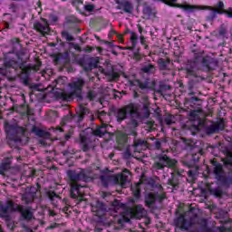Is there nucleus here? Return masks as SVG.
<instances>
[{
	"instance_id": "obj_1",
	"label": "nucleus",
	"mask_w": 232,
	"mask_h": 232,
	"mask_svg": "<svg viewBox=\"0 0 232 232\" xmlns=\"http://www.w3.org/2000/svg\"><path fill=\"white\" fill-rule=\"evenodd\" d=\"M204 51H198L195 53L194 59L188 62L187 68L185 69L187 77H197V70H199L200 64L207 68L208 72H213L218 68V60L209 55L204 56Z\"/></svg>"
},
{
	"instance_id": "obj_2",
	"label": "nucleus",
	"mask_w": 232,
	"mask_h": 232,
	"mask_svg": "<svg viewBox=\"0 0 232 232\" xmlns=\"http://www.w3.org/2000/svg\"><path fill=\"white\" fill-rule=\"evenodd\" d=\"M196 211L197 209L190 208L184 215H181L178 218H176L174 220L176 227H179V229L188 230L189 229V227H191V226L198 223L200 224V226H203V232H213L211 228L206 227V226H208V220H206L205 218H198Z\"/></svg>"
},
{
	"instance_id": "obj_3",
	"label": "nucleus",
	"mask_w": 232,
	"mask_h": 232,
	"mask_svg": "<svg viewBox=\"0 0 232 232\" xmlns=\"http://www.w3.org/2000/svg\"><path fill=\"white\" fill-rule=\"evenodd\" d=\"M67 175L70 179V195L72 198H75L79 202H82L84 193L81 192L80 188H86V185L81 184V182H86L88 176L84 173V170L77 172L75 170H68Z\"/></svg>"
},
{
	"instance_id": "obj_4",
	"label": "nucleus",
	"mask_w": 232,
	"mask_h": 232,
	"mask_svg": "<svg viewBox=\"0 0 232 232\" xmlns=\"http://www.w3.org/2000/svg\"><path fill=\"white\" fill-rule=\"evenodd\" d=\"M100 179L104 188L117 185L121 186V188H130L131 186V173L128 169H123L121 173L116 175H102Z\"/></svg>"
},
{
	"instance_id": "obj_5",
	"label": "nucleus",
	"mask_w": 232,
	"mask_h": 232,
	"mask_svg": "<svg viewBox=\"0 0 232 232\" xmlns=\"http://www.w3.org/2000/svg\"><path fill=\"white\" fill-rule=\"evenodd\" d=\"M5 133L7 135L8 144L12 146V144H19L23 142V137H24V133L26 129L17 125V123H8L5 124Z\"/></svg>"
},
{
	"instance_id": "obj_6",
	"label": "nucleus",
	"mask_w": 232,
	"mask_h": 232,
	"mask_svg": "<svg viewBox=\"0 0 232 232\" xmlns=\"http://www.w3.org/2000/svg\"><path fill=\"white\" fill-rule=\"evenodd\" d=\"M86 81L82 78H76L72 82L68 84L69 88L72 90L71 92H62V99L63 101H70L72 97H77L78 99H82V88H84Z\"/></svg>"
},
{
	"instance_id": "obj_7",
	"label": "nucleus",
	"mask_w": 232,
	"mask_h": 232,
	"mask_svg": "<svg viewBox=\"0 0 232 232\" xmlns=\"http://www.w3.org/2000/svg\"><path fill=\"white\" fill-rule=\"evenodd\" d=\"M155 159H156V161L152 166L155 171L164 169V168H175L177 164V160H173L169 158V156L164 154V151H162L161 154L157 155Z\"/></svg>"
},
{
	"instance_id": "obj_8",
	"label": "nucleus",
	"mask_w": 232,
	"mask_h": 232,
	"mask_svg": "<svg viewBox=\"0 0 232 232\" xmlns=\"http://www.w3.org/2000/svg\"><path fill=\"white\" fill-rule=\"evenodd\" d=\"M128 113H130L132 119H134V117H139V114H137V105L130 103L121 109H118L116 111V119L118 122H122V121L127 118Z\"/></svg>"
},
{
	"instance_id": "obj_9",
	"label": "nucleus",
	"mask_w": 232,
	"mask_h": 232,
	"mask_svg": "<svg viewBox=\"0 0 232 232\" xmlns=\"http://www.w3.org/2000/svg\"><path fill=\"white\" fill-rule=\"evenodd\" d=\"M130 86H138L140 90H153L157 85V82L155 80H150L147 78L145 80H133L130 82Z\"/></svg>"
},
{
	"instance_id": "obj_10",
	"label": "nucleus",
	"mask_w": 232,
	"mask_h": 232,
	"mask_svg": "<svg viewBox=\"0 0 232 232\" xmlns=\"http://www.w3.org/2000/svg\"><path fill=\"white\" fill-rule=\"evenodd\" d=\"M37 198V188L35 187H27L25 192L22 194V202L28 206L34 204V201Z\"/></svg>"
},
{
	"instance_id": "obj_11",
	"label": "nucleus",
	"mask_w": 232,
	"mask_h": 232,
	"mask_svg": "<svg viewBox=\"0 0 232 232\" xmlns=\"http://www.w3.org/2000/svg\"><path fill=\"white\" fill-rule=\"evenodd\" d=\"M127 211L130 216V218H137L139 220H140V218H145L148 215V211H146V208H143L142 205H135L129 208Z\"/></svg>"
},
{
	"instance_id": "obj_12",
	"label": "nucleus",
	"mask_w": 232,
	"mask_h": 232,
	"mask_svg": "<svg viewBox=\"0 0 232 232\" xmlns=\"http://www.w3.org/2000/svg\"><path fill=\"white\" fill-rule=\"evenodd\" d=\"M80 144L82 151H90V150H95V138L90 136L80 135Z\"/></svg>"
},
{
	"instance_id": "obj_13",
	"label": "nucleus",
	"mask_w": 232,
	"mask_h": 232,
	"mask_svg": "<svg viewBox=\"0 0 232 232\" xmlns=\"http://www.w3.org/2000/svg\"><path fill=\"white\" fill-rule=\"evenodd\" d=\"M106 64H107L106 69H104L102 67H99V72H101V73H103L104 75H106V77L109 78V81L111 82L113 81H117V79H119V77H121V74H119V72H115V69H113V65H111L109 63H107Z\"/></svg>"
},
{
	"instance_id": "obj_14",
	"label": "nucleus",
	"mask_w": 232,
	"mask_h": 232,
	"mask_svg": "<svg viewBox=\"0 0 232 232\" xmlns=\"http://www.w3.org/2000/svg\"><path fill=\"white\" fill-rule=\"evenodd\" d=\"M166 198V193H153L150 192L145 196V205L148 206V208H151L153 204H155L156 200H159V202H162Z\"/></svg>"
},
{
	"instance_id": "obj_15",
	"label": "nucleus",
	"mask_w": 232,
	"mask_h": 232,
	"mask_svg": "<svg viewBox=\"0 0 232 232\" xmlns=\"http://www.w3.org/2000/svg\"><path fill=\"white\" fill-rule=\"evenodd\" d=\"M100 63L99 57H87L83 60L82 66L85 72H92V70L97 68Z\"/></svg>"
},
{
	"instance_id": "obj_16",
	"label": "nucleus",
	"mask_w": 232,
	"mask_h": 232,
	"mask_svg": "<svg viewBox=\"0 0 232 232\" xmlns=\"http://www.w3.org/2000/svg\"><path fill=\"white\" fill-rule=\"evenodd\" d=\"M224 120H220L218 122H212L210 125L205 128L207 135H213V133H218V131L224 130Z\"/></svg>"
},
{
	"instance_id": "obj_17",
	"label": "nucleus",
	"mask_w": 232,
	"mask_h": 232,
	"mask_svg": "<svg viewBox=\"0 0 232 232\" xmlns=\"http://www.w3.org/2000/svg\"><path fill=\"white\" fill-rule=\"evenodd\" d=\"M118 6L117 10H123L125 14H133V4L128 0H115Z\"/></svg>"
},
{
	"instance_id": "obj_18",
	"label": "nucleus",
	"mask_w": 232,
	"mask_h": 232,
	"mask_svg": "<svg viewBox=\"0 0 232 232\" xmlns=\"http://www.w3.org/2000/svg\"><path fill=\"white\" fill-rule=\"evenodd\" d=\"M134 153H140L143 150H148L150 148V143L145 140H135L134 143L131 145Z\"/></svg>"
},
{
	"instance_id": "obj_19",
	"label": "nucleus",
	"mask_w": 232,
	"mask_h": 232,
	"mask_svg": "<svg viewBox=\"0 0 232 232\" xmlns=\"http://www.w3.org/2000/svg\"><path fill=\"white\" fill-rule=\"evenodd\" d=\"M5 208L6 209V213H9L10 215V213H20L24 207L21 204L14 202L12 199H8Z\"/></svg>"
},
{
	"instance_id": "obj_20",
	"label": "nucleus",
	"mask_w": 232,
	"mask_h": 232,
	"mask_svg": "<svg viewBox=\"0 0 232 232\" xmlns=\"http://www.w3.org/2000/svg\"><path fill=\"white\" fill-rule=\"evenodd\" d=\"M42 20L44 21V24L36 22L34 24V28L37 30V32H40L42 35H48V34H50V26L48 25V22H46V19L44 18H43Z\"/></svg>"
},
{
	"instance_id": "obj_21",
	"label": "nucleus",
	"mask_w": 232,
	"mask_h": 232,
	"mask_svg": "<svg viewBox=\"0 0 232 232\" xmlns=\"http://www.w3.org/2000/svg\"><path fill=\"white\" fill-rule=\"evenodd\" d=\"M224 155L225 158L222 159L223 165L232 173V150L230 149H225Z\"/></svg>"
},
{
	"instance_id": "obj_22",
	"label": "nucleus",
	"mask_w": 232,
	"mask_h": 232,
	"mask_svg": "<svg viewBox=\"0 0 232 232\" xmlns=\"http://www.w3.org/2000/svg\"><path fill=\"white\" fill-rule=\"evenodd\" d=\"M20 218L22 220H24L25 222H30L34 218V211H32V207H27L24 208V207H22V209L20 210Z\"/></svg>"
},
{
	"instance_id": "obj_23",
	"label": "nucleus",
	"mask_w": 232,
	"mask_h": 232,
	"mask_svg": "<svg viewBox=\"0 0 232 232\" xmlns=\"http://www.w3.org/2000/svg\"><path fill=\"white\" fill-rule=\"evenodd\" d=\"M136 113L138 116H134V119H148L150 115V102L144 103L143 108L140 112H139V108L136 106Z\"/></svg>"
},
{
	"instance_id": "obj_24",
	"label": "nucleus",
	"mask_w": 232,
	"mask_h": 232,
	"mask_svg": "<svg viewBox=\"0 0 232 232\" xmlns=\"http://www.w3.org/2000/svg\"><path fill=\"white\" fill-rule=\"evenodd\" d=\"M150 140H155L153 143V150L159 151H164V146H168V138L156 139L155 137L150 138Z\"/></svg>"
},
{
	"instance_id": "obj_25",
	"label": "nucleus",
	"mask_w": 232,
	"mask_h": 232,
	"mask_svg": "<svg viewBox=\"0 0 232 232\" xmlns=\"http://www.w3.org/2000/svg\"><path fill=\"white\" fill-rule=\"evenodd\" d=\"M160 72H169V64H171V59L169 58H160L157 61Z\"/></svg>"
},
{
	"instance_id": "obj_26",
	"label": "nucleus",
	"mask_w": 232,
	"mask_h": 232,
	"mask_svg": "<svg viewBox=\"0 0 232 232\" xmlns=\"http://www.w3.org/2000/svg\"><path fill=\"white\" fill-rule=\"evenodd\" d=\"M188 102L194 110H198V111H204L202 109V100L198 97L192 96L189 98Z\"/></svg>"
},
{
	"instance_id": "obj_27",
	"label": "nucleus",
	"mask_w": 232,
	"mask_h": 232,
	"mask_svg": "<svg viewBox=\"0 0 232 232\" xmlns=\"http://www.w3.org/2000/svg\"><path fill=\"white\" fill-rule=\"evenodd\" d=\"M86 115H90V109L84 107L83 105H80L79 111L74 117H77L78 122H82Z\"/></svg>"
},
{
	"instance_id": "obj_28",
	"label": "nucleus",
	"mask_w": 232,
	"mask_h": 232,
	"mask_svg": "<svg viewBox=\"0 0 232 232\" xmlns=\"http://www.w3.org/2000/svg\"><path fill=\"white\" fill-rule=\"evenodd\" d=\"M108 124L103 123L102 125L97 127L95 130H92V134L94 137H104L108 133Z\"/></svg>"
},
{
	"instance_id": "obj_29",
	"label": "nucleus",
	"mask_w": 232,
	"mask_h": 232,
	"mask_svg": "<svg viewBox=\"0 0 232 232\" xmlns=\"http://www.w3.org/2000/svg\"><path fill=\"white\" fill-rule=\"evenodd\" d=\"M32 132L36 135V137H40L42 139H50L51 134L50 132L40 129L39 127L33 126Z\"/></svg>"
},
{
	"instance_id": "obj_30",
	"label": "nucleus",
	"mask_w": 232,
	"mask_h": 232,
	"mask_svg": "<svg viewBox=\"0 0 232 232\" xmlns=\"http://www.w3.org/2000/svg\"><path fill=\"white\" fill-rule=\"evenodd\" d=\"M0 218H3V220H5V222H12V215L10 214V212H6V208L1 202H0Z\"/></svg>"
},
{
	"instance_id": "obj_31",
	"label": "nucleus",
	"mask_w": 232,
	"mask_h": 232,
	"mask_svg": "<svg viewBox=\"0 0 232 232\" xmlns=\"http://www.w3.org/2000/svg\"><path fill=\"white\" fill-rule=\"evenodd\" d=\"M46 195L48 197V198L51 200L52 204H53V206L55 208H57V204H59V202H61V197H59V195H57V193H55L54 191H47Z\"/></svg>"
},
{
	"instance_id": "obj_32",
	"label": "nucleus",
	"mask_w": 232,
	"mask_h": 232,
	"mask_svg": "<svg viewBox=\"0 0 232 232\" xmlns=\"http://www.w3.org/2000/svg\"><path fill=\"white\" fill-rule=\"evenodd\" d=\"M162 3H165V5H168L169 6H176L177 8H182L183 10H189L191 9V5H185L180 4H173L176 3L177 0H160Z\"/></svg>"
},
{
	"instance_id": "obj_33",
	"label": "nucleus",
	"mask_w": 232,
	"mask_h": 232,
	"mask_svg": "<svg viewBox=\"0 0 232 232\" xmlns=\"http://www.w3.org/2000/svg\"><path fill=\"white\" fill-rule=\"evenodd\" d=\"M214 168H213V173L216 175V177H222L224 173V168L222 167V164L213 161L212 162Z\"/></svg>"
},
{
	"instance_id": "obj_34",
	"label": "nucleus",
	"mask_w": 232,
	"mask_h": 232,
	"mask_svg": "<svg viewBox=\"0 0 232 232\" xmlns=\"http://www.w3.org/2000/svg\"><path fill=\"white\" fill-rule=\"evenodd\" d=\"M131 157H133L134 159H139V156H137V152L133 151V147L129 146L126 151L123 153V159H126L128 160L131 159Z\"/></svg>"
},
{
	"instance_id": "obj_35",
	"label": "nucleus",
	"mask_w": 232,
	"mask_h": 232,
	"mask_svg": "<svg viewBox=\"0 0 232 232\" xmlns=\"http://www.w3.org/2000/svg\"><path fill=\"white\" fill-rule=\"evenodd\" d=\"M141 72H143V73H155V72H157V68L155 65L149 63L141 68Z\"/></svg>"
},
{
	"instance_id": "obj_36",
	"label": "nucleus",
	"mask_w": 232,
	"mask_h": 232,
	"mask_svg": "<svg viewBox=\"0 0 232 232\" xmlns=\"http://www.w3.org/2000/svg\"><path fill=\"white\" fill-rule=\"evenodd\" d=\"M118 144H126L128 142V134L120 132L117 134Z\"/></svg>"
},
{
	"instance_id": "obj_37",
	"label": "nucleus",
	"mask_w": 232,
	"mask_h": 232,
	"mask_svg": "<svg viewBox=\"0 0 232 232\" xmlns=\"http://www.w3.org/2000/svg\"><path fill=\"white\" fill-rule=\"evenodd\" d=\"M11 46L14 52H17V50L21 48V40H19V38L11 39Z\"/></svg>"
},
{
	"instance_id": "obj_38",
	"label": "nucleus",
	"mask_w": 232,
	"mask_h": 232,
	"mask_svg": "<svg viewBox=\"0 0 232 232\" xmlns=\"http://www.w3.org/2000/svg\"><path fill=\"white\" fill-rule=\"evenodd\" d=\"M208 10H212L215 14H218V12H227V10H224V2L220 1L218 4V9L214 7H208Z\"/></svg>"
},
{
	"instance_id": "obj_39",
	"label": "nucleus",
	"mask_w": 232,
	"mask_h": 232,
	"mask_svg": "<svg viewBox=\"0 0 232 232\" xmlns=\"http://www.w3.org/2000/svg\"><path fill=\"white\" fill-rule=\"evenodd\" d=\"M96 208H99L98 209L94 210L98 216L104 215V212L106 211V207H104V204L98 202L96 204Z\"/></svg>"
},
{
	"instance_id": "obj_40",
	"label": "nucleus",
	"mask_w": 232,
	"mask_h": 232,
	"mask_svg": "<svg viewBox=\"0 0 232 232\" xmlns=\"http://www.w3.org/2000/svg\"><path fill=\"white\" fill-rule=\"evenodd\" d=\"M11 168L10 162L2 163L0 166V175H5L8 169Z\"/></svg>"
},
{
	"instance_id": "obj_41",
	"label": "nucleus",
	"mask_w": 232,
	"mask_h": 232,
	"mask_svg": "<svg viewBox=\"0 0 232 232\" xmlns=\"http://www.w3.org/2000/svg\"><path fill=\"white\" fill-rule=\"evenodd\" d=\"M171 90V85H166V84H161L160 85V90L156 91L157 93H160L161 95H164L166 92H169Z\"/></svg>"
},
{
	"instance_id": "obj_42",
	"label": "nucleus",
	"mask_w": 232,
	"mask_h": 232,
	"mask_svg": "<svg viewBox=\"0 0 232 232\" xmlns=\"http://www.w3.org/2000/svg\"><path fill=\"white\" fill-rule=\"evenodd\" d=\"M168 184L169 186H172V188H179V179L173 176L172 179L168 181Z\"/></svg>"
},
{
	"instance_id": "obj_43",
	"label": "nucleus",
	"mask_w": 232,
	"mask_h": 232,
	"mask_svg": "<svg viewBox=\"0 0 232 232\" xmlns=\"http://www.w3.org/2000/svg\"><path fill=\"white\" fill-rule=\"evenodd\" d=\"M62 37L63 39H66L69 42L75 41V38H73V36H72V34H70V33H68V31H63Z\"/></svg>"
},
{
	"instance_id": "obj_44",
	"label": "nucleus",
	"mask_w": 232,
	"mask_h": 232,
	"mask_svg": "<svg viewBox=\"0 0 232 232\" xmlns=\"http://www.w3.org/2000/svg\"><path fill=\"white\" fill-rule=\"evenodd\" d=\"M147 124V131H155V121H147L145 122Z\"/></svg>"
},
{
	"instance_id": "obj_45",
	"label": "nucleus",
	"mask_w": 232,
	"mask_h": 232,
	"mask_svg": "<svg viewBox=\"0 0 232 232\" xmlns=\"http://www.w3.org/2000/svg\"><path fill=\"white\" fill-rule=\"evenodd\" d=\"M197 173H198V166L192 167V169L188 171V175L190 179H193V177H195V175H197Z\"/></svg>"
},
{
	"instance_id": "obj_46",
	"label": "nucleus",
	"mask_w": 232,
	"mask_h": 232,
	"mask_svg": "<svg viewBox=\"0 0 232 232\" xmlns=\"http://www.w3.org/2000/svg\"><path fill=\"white\" fill-rule=\"evenodd\" d=\"M210 193L211 195H214V197H218V198H220V197H222L223 195L222 189L220 188L211 189Z\"/></svg>"
},
{
	"instance_id": "obj_47",
	"label": "nucleus",
	"mask_w": 232,
	"mask_h": 232,
	"mask_svg": "<svg viewBox=\"0 0 232 232\" xmlns=\"http://www.w3.org/2000/svg\"><path fill=\"white\" fill-rule=\"evenodd\" d=\"M111 206L114 208V209H121V208H124V204L121 203L119 200L114 199L111 202Z\"/></svg>"
},
{
	"instance_id": "obj_48",
	"label": "nucleus",
	"mask_w": 232,
	"mask_h": 232,
	"mask_svg": "<svg viewBox=\"0 0 232 232\" xmlns=\"http://www.w3.org/2000/svg\"><path fill=\"white\" fill-rule=\"evenodd\" d=\"M198 113H204V111H198L197 109L190 111L189 116L193 117L194 119H198Z\"/></svg>"
},
{
	"instance_id": "obj_49",
	"label": "nucleus",
	"mask_w": 232,
	"mask_h": 232,
	"mask_svg": "<svg viewBox=\"0 0 232 232\" xmlns=\"http://www.w3.org/2000/svg\"><path fill=\"white\" fill-rule=\"evenodd\" d=\"M95 97H97L95 91H89L87 92V99H89V101H94Z\"/></svg>"
},
{
	"instance_id": "obj_50",
	"label": "nucleus",
	"mask_w": 232,
	"mask_h": 232,
	"mask_svg": "<svg viewBox=\"0 0 232 232\" xmlns=\"http://www.w3.org/2000/svg\"><path fill=\"white\" fill-rule=\"evenodd\" d=\"M197 84H198V80H190L188 82V89L193 90V88H197Z\"/></svg>"
},
{
	"instance_id": "obj_51",
	"label": "nucleus",
	"mask_w": 232,
	"mask_h": 232,
	"mask_svg": "<svg viewBox=\"0 0 232 232\" xmlns=\"http://www.w3.org/2000/svg\"><path fill=\"white\" fill-rule=\"evenodd\" d=\"M165 124L171 126V124H173V116H167L165 118Z\"/></svg>"
},
{
	"instance_id": "obj_52",
	"label": "nucleus",
	"mask_w": 232,
	"mask_h": 232,
	"mask_svg": "<svg viewBox=\"0 0 232 232\" xmlns=\"http://www.w3.org/2000/svg\"><path fill=\"white\" fill-rule=\"evenodd\" d=\"M137 119L138 118L131 117L130 124L132 126V128H137V126H139V121H137Z\"/></svg>"
},
{
	"instance_id": "obj_53",
	"label": "nucleus",
	"mask_w": 232,
	"mask_h": 232,
	"mask_svg": "<svg viewBox=\"0 0 232 232\" xmlns=\"http://www.w3.org/2000/svg\"><path fill=\"white\" fill-rule=\"evenodd\" d=\"M14 52H17L18 57H24V55H26V53H27L26 49H22L20 51L17 50V51H14Z\"/></svg>"
},
{
	"instance_id": "obj_54",
	"label": "nucleus",
	"mask_w": 232,
	"mask_h": 232,
	"mask_svg": "<svg viewBox=\"0 0 232 232\" xmlns=\"http://www.w3.org/2000/svg\"><path fill=\"white\" fill-rule=\"evenodd\" d=\"M130 41H131L132 46L137 45V35H135V34H133V33L131 34Z\"/></svg>"
},
{
	"instance_id": "obj_55",
	"label": "nucleus",
	"mask_w": 232,
	"mask_h": 232,
	"mask_svg": "<svg viewBox=\"0 0 232 232\" xmlns=\"http://www.w3.org/2000/svg\"><path fill=\"white\" fill-rule=\"evenodd\" d=\"M84 9L86 10V12H93V10H95V5H87L84 6Z\"/></svg>"
},
{
	"instance_id": "obj_56",
	"label": "nucleus",
	"mask_w": 232,
	"mask_h": 232,
	"mask_svg": "<svg viewBox=\"0 0 232 232\" xmlns=\"http://www.w3.org/2000/svg\"><path fill=\"white\" fill-rule=\"evenodd\" d=\"M31 88L34 92H44V91H46V89H41L38 84H34Z\"/></svg>"
},
{
	"instance_id": "obj_57",
	"label": "nucleus",
	"mask_w": 232,
	"mask_h": 232,
	"mask_svg": "<svg viewBox=\"0 0 232 232\" xmlns=\"http://www.w3.org/2000/svg\"><path fill=\"white\" fill-rule=\"evenodd\" d=\"M222 185L225 187V188H229L231 186V179H224L223 182H222Z\"/></svg>"
},
{
	"instance_id": "obj_58",
	"label": "nucleus",
	"mask_w": 232,
	"mask_h": 232,
	"mask_svg": "<svg viewBox=\"0 0 232 232\" xmlns=\"http://www.w3.org/2000/svg\"><path fill=\"white\" fill-rule=\"evenodd\" d=\"M133 195L136 198H139L140 197V188L136 187V189L133 191Z\"/></svg>"
},
{
	"instance_id": "obj_59",
	"label": "nucleus",
	"mask_w": 232,
	"mask_h": 232,
	"mask_svg": "<svg viewBox=\"0 0 232 232\" xmlns=\"http://www.w3.org/2000/svg\"><path fill=\"white\" fill-rule=\"evenodd\" d=\"M218 14H226L229 17H232V9L229 8L227 11H218Z\"/></svg>"
},
{
	"instance_id": "obj_60",
	"label": "nucleus",
	"mask_w": 232,
	"mask_h": 232,
	"mask_svg": "<svg viewBox=\"0 0 232 232\" xmlns=\"http://www.w3.org/2000/svg\"><path fill=\"white\" fill-rule=\"evenodd\" d=\"M226 34H227V30H226V27H224V25H221L219 29V35H226Z\"/></svg>"
},
{
	"instance_id": "obj_61",
	"label": "nucleus",
	"mask_w": 232,
	"mask_h": 232,
	"mask_svg": "<svg viewBox=\"0 0 232 232\" xmlns=\"http://www.w3.org/2000/svg\"><path fill=\"white\" fill-rule=\"evenodd\" d=\"M46 140L47 139L44 138V139L39 140L38 142H39V144H41V146L46 147V146H48V142H46Z\"/></svg>"
},
{
	"instance_id": "obj_62",
	"label": "nucleus",
	"mask_w": 232,
	"mask_h": 232,
	"mask_svg": "<svg viewBox=\"0 0 232 232\" xmlns=\"http://www.w3.org/2000/svg\"><path fill=\"white\" fill-rule=\"evenodd\" d=\"M162 72V75H175V72L169 69V71H161Z\"/></svg>"
},
{
	"instance_id": "obj_63",
	"label": "nucleus",
	"mask_w": 232,
	"mask_h": 232,
	"mask_svg": "<svg viewBox=\"0 0 232 232\" xmlns=\"http://www.w3.org/2000/svg\"><path fill=\"white\" fill-rule=\"evenodd\" d=\"M192 160H193L194 162H198V160H200V158L198 157V155L193 154V155H192Z\"/></svg>"
},
{
	"instance_id": "obj_64",
	"label": "nucleus",
	"mask_w": 232,
	"mask_h": 232,
	"mask_svg": "<svg viewBox=\"0 0 232 232\" xmlns=\"http://www.w3.org/2000/svg\"><path fill=\"white\" fill-rule=\"evenodd\" d=\"M55 215H57V214L55 213V211H53V210H52V209H49V216H50V217H55Z\"/></svg>"
}]
</instances>
